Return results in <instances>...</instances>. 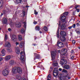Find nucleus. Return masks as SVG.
<instances>
[{
  "instance_id": "f257e3e1",
  "label": "nucleus",
  "mask_w": 80,
  "mask_h": 80,
  "mask_svg": "<svg viewBox=\"0 0 80 80\" xmlns=\"http://www.w3.org/2000/svg\"><path fill=\"white\" fill-rule=\"evenodd\" d=\"M58 69L57 68H54L53 73V75L54 77H56L58 76Z\"/></svg>"
},
{
  "instance_id": "f03ea898",
  "label": "nucleus",
  "mask_w": 80,
  "mask_h": 80,
  "mask_svg": "<svg viewBox=\"0 0 80 80\" xmlns=\"http://www.w3.org/2000/svg\"><path fill=\"white\" fill-rule=\"evenodd\" d=\"M23 55H21L20 56V58L21 62L24 63L25 62V53L24 52H23Z\"/></svg>"
},
{
  "instance_id": "7ed1b4c3",
  "label": "nucleus",
  "mask_w": 80,
  "mask_h": 80,
  "mask_svg": "<svg viewBox=\"0 0 80 80\" xmlns=\"http://www.w3.org/2000/svg\"><path fill=\"white\" fill-rule=\"evenodd\" d=\"M11 41L12 42H15L17 41V36L15 34L12 35L11 36Z\"/></svg>"
},
{
  "instance_id": "20e7f679",
  "label": "nucleus",
  "mask_w": 80,
  "mask_h": 80,
  "mask_svg": "<svg viewBox=\"0 0 80 80\" xmlns=\"http://www.w3.org/2000/svg\"><path fill=\"white\" fill-rule=\"evenodd\" d=\"M51 56L52 57V60H54L55 58V57L57 56V52H54L53 51L52 52H51Z\"/></svg>"
},
{
  "instance_id": "39448f33",
  "label": "nucleus",
  "mask_w": 80,
  "mask_h": 80,
  "mask_svg": "<svg viewBox=\"0 0 80 80\" xmlns=\"http://www.w3.org/2000/svg\"><path fill=\"white\" fill-rule=\"evenodd\" d=\"M8 69L6 68L5 69H4L2 71V74L3 75L6 76L8 75Z\"/></svg>"
},
{
  "instance_id": "423d86ee",
  "label": "nucleus",
  "mask_w": 80,
  "mask_h": 80,
  "mask_svg": "<svg viewBox=\"0 0 80 80\" xmlns=\"http://www.w3.org/2000/svg\"><path fill=\"white\" fill-rule=\"evenodd\" d=\"M61 20L62 22H64V23H66V16L63 15H62L61 17Z\"/></svg>"
},
{
  "instance_id": "0eeeda50",
  "label": "nucleus",
  "mask_w": 80,
  "mask_h": 80,
  "mask_svg": "<svg viewBox=\"0 0 80 80\" xmlns=\"http://www.w3.org/2000/svg\"><path fill=\"white\" fill-rule=\"evenodd\" d=\"M67 61L65 60H64V59H62L60 62V63L62 65H64L67 64Z\"/></svg>"
},
{
  "instance_id": "6e6552de",
  "label": "nucleus",
  "mask_w": 80,
  "mask_h": 80,
  "mask_svg": "<svg viewBox=\"0 0 80 80\" xmlns=\"http://www.w3.org/2000/svg\"><path fill=\"white\" fill-rule=\"evenodd\" d=\"M67 53V50L66 49H62L61 52L62 55H65V53Z\"/></svg>"
},
{
  "instance_id": "1a4fd4ad",
  "label": "nucleus",
  "mask_w": 80,
  "mask_h": 80,
  "mask_svg": "<svg viewBox=\"0 0 80 80\" xmlns=\"http://www.w3.org/2000/svg\"><path fill=\"white\" fill-rule=\"evenodd\" d=\"M5 47H8L10 48L11 47V45H10V43L8 42H6L5 43Z\"/></svg>"
},
{
  "instance_id": "9d476101",
  "label": "nucleus",
  "mask_w": 80,
  "mask_h": 80,
  "mask_svg": "<svg viewBox=\"0 0 80 80\" xmlns=\"http://www.w3.org/2000/svg\"><path fill=\"white\" fill-rule=\"evenodd\" d=\"M61 28L62 29V30H65L66 29V25H65V23H62L61 26Z\"/></svg>"
},
{
  "instance_id": "9b49d317",
  "label": "nucleus",
  "mask_w": 80,
  "mask_h": 80,
  "mask_svg": "<svg viewBox=\"0 0 80 80\" xmlns=\"http://www.w3.org/2000/svg\"><path fill=\"white\" fill-rule=\"evenodd\" d=\"M12 72L13 73H17V67L14 68L12 69Z\"/></svg>"
},
{
  "instance_id": "f8f14e48",
  "label": "nucleus",
  "mask_w": 80,
  "mask_h": 80,
  "mask_svg": "<svg viewBox=\"0 0 80 80\" xmlns=\"http://www.w3.org/2000/svg\"><path fill=\"white\" fill-rule=\"evenodd\" d=\"M58 45L59 48H62L63 47V43L62 42H60L57 43Z\"/></svg>"
},
{
  "instance_id": "ddd939ff",
  "label": "nucleus",
  "mask_w": 80,
  "mask_h": 80,
  "mask_svg": "<svg viewBox=\"0 0 80 80\" xmlns=\"http://www.w3.org/2000/svg\"><path fill=\"white\" fill-rule=\"evenodd\" d=\"M17 73H19V74H21V73H22V68L17 67Z\"/></svg>"
},
{
  "instance_id": "4468645a",
  "label": "nucleus",
  "mask_w": 80,
  "mask_h": 80,
  "mask_svg": "<svg viewBox=\"0 0 80 80\" xmlns=\"http://www.w3.org/2000/svg\"><path fill=\"white\" fill-rule=\"evenodd\" d=\"M10 58H11V56L10 55H8L5 57V60L6 61H8V60H9Z\"/></svg>"
},
{
  "instance_id": "2eb2a0df",
  "label": "nucleus",
  "mask_w": 80,
  "mask_h": 80,
  "mask_svg": "<svg viewBox=\"0 0 80 80\" xmlns=\"http://www.w3.org/2000/svg\"><path fill=\"white\" fill-rule=\"evenodd\" d=\"M15 26L17 28H20L21 27V24L20 22L16 23L15 24Z\"/></svg>"
},
{
  "instance_id": "dca6fc26",
  "label": "nucleus",
  "mask_w": 80,
  "mask_h": 80,
  "mask_svg": "<svg viewBox=\"0 0 80 80\" xmlns=\"http://www.w3.org/2000/svg\"><path fill=\"white\" fill-rule=\"evenodd\" d=\"M60 34L62 37H65L66 35V32L64 31H61Z\"/></svg>"
},
{
  "instance_id": "f3484780",
  "label": "nucleus",
  "mask_w": 80,
  "mask_h": 80,
  "mask_svg": "<svg viewBox=\"0 0 80 80\" xmlns=\"http://www.w3.org/2000/svg\"><path fill=\"white\" fill-rule=\"evenodd\" d=\"M16 52L18 54H19L20 53V50H19V48L18 47H17L15 48Z\"/></svg>"
},
{
  "instance_id": "a211bd4d",
  "label": "nucleus",
  "mask_w": 80,
  "mask_h": 80,
  "mask_svg": "<svg viewBox=\"0 0 80 80\" xmlns=\"http://www.w3.org/2000/svg\"><path fill=\"white\" fill-rule=\"evenodd\" d=\"M64 68L65 69H66V70H68V69H70V66H69L68 65H66L64 66Z\"/></svg>"
},
{
  "instance_id": "6ab92c4d",
  "label": "nucleus",
  "mask_w": 80,
  "mask_h": 80,
  "mask_svg": "<svg viewBox=\"0 0 80 80\" xmlns=\"http://www.w3.org/2000/svg\"><path fill=\"white\" fill-rule=\"evenodd\" d=\"M2 22L3 23H5V24L7 23V19L5 18H3L2 19Z\"/></svg>"
},
{
  "instance_id": "aec40b11",
  "label": "nucleus",
  "mask_w": 80,
  "mask_h": 80,
  "mask_svg": "<svg viewBox=\"0 0 80 80\" xmlns=\"http://www.w3.org/2000/svg\"><path fill=\"white\" fill-rule=\"evenodd\" d=\"M60 39L61 41H62V42H65V41L66 40V39L64 37V36L61 37Z\"/></svg>"
},
{
  "instance_id": "412c9836",
  "label": "nucleus",
  "mask_w": 80,
  "mask_h": 80,
  "mask_svg": "<svg viewBox=\"0 0 80 80\" xmlns=\"http://www.w3.org/2000/svg\"><path fill=\"white\" fill-rule=\"evenodd\" d=\"M59 78L61 80H65L67 79V78H65V76H60L59 77Z\"/></svg>"
},
{
  "instance_id": "4be33fe9",
  "label": "nucleus",
  "mask_w": 80,
  "mask_h": 80,
  "mask_svg": "<svg viewBox=\"0 0 80 80\" xmlns=\"http://www.w3.org/2000/svg\"><path fill=\"white\" fill-rule=\"evenodd\" d=\"M3 1H1L0 2V8L2 9L3 8Z\"/></svg>"
},
{
  "instance_id": "5701e85b",
  "label": "nucleus",
  "mask_w": 80,
  "mask_h": 80,
  "mask_svg": "<svg viewBox=\"0 0 80 80\" xmlns=\"http://www.w3.org/2000/svg\"><path fill=\"white\" fill-rule=\"evenodd\" d=\"M15 63V61L13 60H11L9 62V64L10 65H13V64H14Z\"/></svg>"
},
{
  "instance_id": "b1692460",
  "label": "nucleus",
  "mask_w": 80,
  "mask_h": 80,
  "mask_svg": "<svg viewBox=\"0 0 80 80\" xmlns=\"http://www.w3.org/2000/svg\"><path fill=\"white\" fill-rule=\"evenodd\" d=\"M53 65L54 67H55V66H58V63L56 61H54L53 63Z\"/></svg>"
},
{
  "instance_id": "393cba45",
  "label": "nucleus",
  "mask_w": 80,
  "mask_h": 80,
  "mask_svg": "<svg viewBox=\"0 0 80 80\" xmlns=\"http://www.w3.org/2000/svg\"><path fill=\"white\" fill-rule=\"evenodd\" d=\"M4 14V15H5L6 13H7L9 12V10H3L2 12Z\"/></svg>"
},
{
  "instance_id": "a878e982",
  "label": "nucleus",
  "mask_w": 80,
  "mask_h": 80,
  "mask_svg": "<svg viewBox=\"0 0 80 80\" xmlns=\"http://www.w3.org/2000/svg\"><path fill=\"white\" fill-rule=\"evenodd\" d=\"M23 45H24V42H21L20 43L19 47L20 48H22Z\"/></svg>"
},
{
  "instance_id": "bb28decb",
  "label": "nucleus",
  "mask_w": 80,
  "mask_h": 80,
  "mask_svg": "<svg viewBox=\"0 0 80 80\" xmlns=\"http://www.w3.org/2000/svg\"><path fill=\"white\" fill-rule=\"evenodd\" d=\"M6 52V51H5V49H3L2 50L1 53H2V54H3L2 56H4V55H5V53Z\"/></svg>"
},
{
  "instance_id": "cd10ccee",
  "label": "nucleus",
  "mask_w": 80,
  "mask_h": 80,
  "mask_svg": "<svg viewBox=\"0 0 80 80\" xmlns=\"http://www.w3.org/2000/svg\"><path fill=\"white\" fill-rule=\"evenodd\" d=\"M35 30H38V31H39L40 30V27L36 26L35 27Z\"/></svg>"
},
{
  "instance_id": "c85d7f7f",
  "label": "nucleus",
  "mask_w": 80,
  "mask_h": 80,
  "mask_svg": "<svg viewBox=\"0 0 80 80\" xmlns=\"http://www.w3.org/2000/svg\"><path fill=\"white\" fill-rule=\"evenodd\" d=\"M47 80H51V75L49 74L47 77Z\"/></svg>"
},
{
  "instance_id": "c756f323",
  "label": "nucleus",
  "mask_w": 80,
  "mask_h": 80,
  "mask_svg": "<svg viewBox=\"0 0 80 80\" xmlns=\"http://www.w3.org/2000/svg\"><path fill=\"white\" fill-rule=\"evenodd\" d=\"M68 14V12H64V13L62 14V15H64L66 17V16H67Z\"/></svg>"
},
{
  "instance_id": "7c9ffc66",
  "label": "nucleus",
  "mask_w": 80,
  "mask_h": 80,
  "mask_svg": "<svg viewBox=\"0 0 80 80\" xmlns=\"http://www.w3.org/2000/svg\"><path fill=\"white\" fill-rule=\"evenodd\" d=\"M16 77L17 78H18L19 80H20V79L21 78L20 76L19 75H16Z\"/></svg>"
},
{
  "instance_id": "2f4dec72",
  "label": "nucleus",
  "mask_w": 80,
  "mask_h": 80,
  "mask_svg": "<svg viewBox=\"0 0 80 80\" xmlns=\"http://www.w3.org/2000/svg\"><path fill=\"white\" fill-rule=\"evenodd\" d=\"M22 2V0H16V2L17 3H21V2Z\"/></svg>"
},
{
  "instance_id": "473e14b6",
  "label": "nucleus",
  "mask_w": 80,
  "mask_h": 80,
  "mask_svg": "<svg viewBox=\"0 0 80 80\" xmlns=\"http://www.w3.org/2000/svg\"><path fill=\"white\" fill-rule=\"evenodd\" d=\"M65 78H68V79H70V76L68 75H67L65 76Z\"/></svg>"
},
{
  "instance_id": "72a5a7b5",
  "label": "nucleus",
  "mask_w": 80,
  "mask_h": 80,
  "mask_svg": "<svg viewBox=\"0 0 80 80\" xmlns=\"http://www.w3.org/2000/svg\"><path fill=\"white\" fill-rule=\"evenodd\" d=\"M8 39V36H7V34H5V37L4 38V40L5 41H6V40H7Z\"/></svg>"
},
{
  "instance_id": "f704fd0d",
  "label": "nucleus",
  "mask_w": 80,
  "mask_h": 80,
  "mask_svg": "<svg viewBox=\"0 0 80 80\" xmlns=\"http://www.w3.org/2000/svg\"><path fill=\"white\" fill-rule=\"evenodd\" d=\"M18 39L19 40H22V37L21 35L19 36Z\"/></svg>"
},
{
  "instance_id": "c9c22d12",
  "label": "nucleus",
  "mask_w": 80,
  "mask_h": 80,
  "mask_svg": "<svg viewBox=\"0 0 80 80\" xmlns=\"http://www.w3.org/2000/svg\"><path fill=\"white\" fill-rule=\"evenodd\" d=\"M25 13H26V12H25V11H22V15L23 17H24L25 16Z\"/></svg>"
},
{
  "instance_id": "e433bc0d",
  "label": "nucleus",
  "mask_w": 80,
  "mask_h": 80,
  "mask_svg": "<svg viewBox=\"0 0 80 80\" xmlns=\"http://www.w3.org/2000/svg\"><path fill=\"white\" fill-rule=\"evenodd\" d=\"M44 29L46 32H47L48 31V28H47V27H46V26H45L44 27Z\"/></svg>"
},
{
  "instance_id": "4c0bfd02",
  "label": "nucleus",
  "mask_w": 80,
  "mask_h": 80,
  "mask_svg": "<svg viewBox=\"0 0 80 80\" xmlns=\"http://www.w3.org/2000/svg\"><path fill=\"white\" fill-rule=\"evenodd\" d=\"M36 58L39 59L40 58V55L39 54H37L36 55Z\"/></svg>"
},
{
  "instance_id": "58836bf2",
  "label": "nucleus",
  "mask_w": 80,
  "mask_h": 80,
  "mask_svg": "<svg viewBox=\"0 0 80 80\" xmlns=\"http://www.w3.org/2000/svg\"><path fill=\"white\" fill-rule=\"evenodd\" d=\"M23 24H24V27L25 28H26V26L27 25V24L26 23V22H23Z\"/></svg>"
},
{
  "instance_id": "ea45409f",
  "label": "nucleus",
  "mask_w": 80,
  "mask_h": 80,
  "mask_svg": "<svg viewBox=\"0 0 80 80\" xmlns=\"http://www.w3.org/2000/svg\"><path fill=\"white\" fill-rule=\"evenodd\" d=\"M21 33H23L25 32V31L24 30V29H22L21 30Z\"/></svg>"
},
{
  "instance_id": "a19ab883",
  "label": "nucleus",
  "mask_w": 80,
  "mask_h": 80,
  "mask_svg": "<svg viewBox=\"0 0 80 80\" xmlns=\"http://www.w3.org/2000/svg\"><path fill=\"white\" fill-rule=\"evenodd\" d=\"M62 72H65V73H67V70L64 69H63Z\"/></svg>"
},
{
  "instance_id": "79ce46f5",
  "label": "nucleus",
  "mask_w": 80,
  "mask_h": 80,
  "mask_svg": "<svg viewBox=\"0 0 80 80\" xmlns=\"http://www.w3.org/2000/svg\"><path fill=\"white\" fill-rule=\"evenodd\" d=\"M76 26V24H74L72 25V27L73 28H75Z\"/></svg>"
},
{
  "instance_id": "37998d69",
  "label": "nucleus",
  "mask_w": 80,
  "mask_h": 80,
  "mask_svg": "<svg viewBox=\"0 0 80 80\" xmlns=\"http://www.w3.org/2000/svg\"><path fill=\"white\" fill-rule=\"evenodd\" d=\"M34 14L35 15H37L38 14V12L36 11V10H34Z\"/></svg>"
},
{
  "instance_id": "c03bdc74",
  "label": "nucleus",
  "mask_w": 80,
  "mask_h": 80,
  "mask_svg": "<svg viewBox=\"0 0 80 80\" xmlns=\"http://www.w3.org/2000/svg\"><path fill=\"white\" fill-rule=\"evenodd\" d=\"M7 50L8 52H10L12 51V50L10 49H7Z\"/></svg>"
},
{
  "instance_id": "a18cd8bd",
  "label": "nucleus",
  "mask_w": 80,
  "mask_h": 80,
  "mask_svg": "<svg viewBox=\"0 0 80 80\" xmlns=\"http://www.w3.org/2000/svg\"><path fill=\"white\" fill-rule=\"evenodd\" d=\"M41 70H44V68L43 66H41Z\"/></svg>"
},
{
  "instance_id": "49530a36",
  "label": "nucleus",
  "mask_w": 80,
  "mask_h": 80,
  "mask_svg": "<svg viewBox=\"0 0 80 80\" xmlns=\"http://www.w3.org/2000/svg\"><path fill=\"white\" fill-rule=\"evenodd\" d=\"M77 11H74L73 12V13H72V15H75V12Z\"/></svg>"
},
{
  "instance_id": "de8ad7c7",
  "label": "nucleus",
  "mask_w": 80,
  "mask_h": 80,
  "mask_svg": "<svg viewBox=\"0 0 80 80\" xmlns=\"http://www.w3.org/2000/svg\"><path fill=\"white\" fill-rule=\"evenodd\" d=\"M72 26H69V27H68V28L69 30H70L71 29H72Z\"/></svg>"
},
{
  "instance_id": "09e8293b",
  "label": "nucleus",
  "mask_w": 80,
  "mask_h": 80,
  "mask_svg": "<svg viewBox=\"0 0 80 80\" xmlns=\"http://www.w3.org/2000/svg\"><path fill=\"white\" fill-rule=\"evenodd\" d=\"M76 33H78V34H80V31H78L76 32Z\"/></svg>"
},
{
  "instance_id": "8fccbe9b",
  "label": "nucleus",
  "mask_w": 80,
  "mask_h": 80,
  "mask_svg": "<svg viewBox=\"0 0 80 80\" xmlns=\"http://www.w3.org/2000/svg\"><path fill=\"white\" fill-rule=\"evenodd\" d=\"M79 7V5H77L75 6V8L76 9L77 8H78Z\"/></svg>"
},
{
  "instance_id": "3c124183",
  "label": "nucleus",
  "mask_w": 80,
  "mask_h": 80,
  "mask_svg": "<svg viewBox=\"0 0 80 80\" xmlns=\"http://www.w3.org/2000/svg\"><path fill=\"white\" fill-rule=\"evenodd\" d=\"M34 24H37V22L35 21H34V22H33Z\"/></svg>"
},
{
  "instance_id": "603ef678",
  "label": "nucleus",
  "mask_w": 80,
  "mask_h": 80,
  "mask_svg": "<svg viewBox=\"0 0 80 80\" xmlns=\"http://www.w3.org/2000/svg\"><path fill=\"white\" fill-rule=\"evenodd\" d=\"M76 10H77V12H80V9H77V8H76Z\"/></svg>"
},
{
  "instance_id": "864d4df0",
  "label": "nucleus",
  "mask_w": 80,
  "mask_h": 80,
  "mask_svg": "<svg viewBox=\"0 0 80 80\" xmlns=\"http://www.w3.org/2000/svg\"><path fill=\"white\" fill-rule=\"evenodd\" d=\"M72 43L75 44V41L74 40H73L72 41Z\"/></svg>"
},
{
  "instance_id": "5fc2aeb1",
  "label": "nucleus",
  "mask_w": 80,
  "mask_h": 80,
  "mask_svg": "<svg viewBox=\"0 0 80 80\" xmlns=\"http://www.w3.org/2000/svg\"><path fill=\"white\" fill-rule=\"evenodd\" d=\"M76 25L78 27V26H80V24L79 23H77L76 24Z\"/></svg>"
},
{
  "instance_id": "6e6d98bb",
  "label": "nucleus",
  "mask_w": 80,
  "mask_h": 80,
  "mask_svg": "<svg viewBox=\"0 0 80 80\" xmlns=\"http://www.w3.org/2000/svg\"><path fill=\"white\" fill-rule=\"evenodd\" d=\"M8 30L9 32H11V31H12V29H11V28H9L8 29Z\"/></svg>"
},
{
  "instance_id": "4d7b16f0",
  "label": "nucleus",
  "mask_w": 80,
  "mask_h": 80,
  "mask_svg": "<svg viewBox=\"0 0 80 80\" xmlns=\"http://www.w3.org/2000/svg\"><path fill=\"white\" fill-rule=\"evenodd\" d=\"M71 58L72 60H73V58H74V56H72Z\"/></svg>"
},
{
  "instance_id": "13d9d810",
  "label": "nucleus",
  "mask_w": 80,
  "mask_h": 80,
  "mask_svg": "<svg viewBox=\"0 0 80 80\" xmlns=\"http://www.w3.org/2000/svg\"><path fill=\"white\" fill-rule=\"evenodd\" d=\"M59 71H62V69L61 68H59Z\"/></svg>"
},
{
  "instance_id": "bf43d9fd",
  "label": "nucleus",
  "mask_w": 80,
  "mask_h": 80,
  "mask_svg": "<svg viewBox=\"0 0 80 80\" xmlns=\"http://www.w3.org/2000/svg\"><path fill=\"white\" fill-rule=\"evenodd\" d=\"M16 45H18L19 44V43L16 42Z\"/></svg>"
},
{
  "instance_id": "052dcab7",
  "label": "nucleus",
  "mask_w": 80,
  "mask_h": 80,
  "mask_svg": "<svg viewBox=\"0 0 80 80\" xmlns=\"http://www.w3.org/2000/svg\"><path fill=\"white\" fill-rule=\"evenodd\" d=\"M22 80H26V79L24 78H22Z\"/></svg>"
},
{
  "instance_id": "680f3d73",
  "label": "nucleus",
  "mask_w": 80,
  "mask_h": 80,
  "mask_svg": "<svg viewBox=\"0 0 80 80\" xmlns=\"http://www.w3.org/2000/svg\"><path fill=\"white\" fill-rule=\"evenodd\" d=\"M3 60V58H0V61H1V60Z\"/></svg>"
},
{
  "instance_id": "e2e57ef3",
  "label": "nucleus",
  "mask_w": 80,
  "mask_h": 80,
  "mask_svg": "<svg viewBox=\"0 0 80 80\" xmlns=\"http://www.w3.org/2000/svg\"><path fill=\"white\" fill-rule=\"evenodd\" d=\"M38 67H40V62H39L38 63Z\"/></svg>"
},
{
  "instance_id": "0e129e2a",
  "label": "nucleus",
  "mask_w": 80,
  "mask_h": 80,
  "mask_svg": "<svg viewBox=\"0 0 80 80\" xmlns=\"http://www.w3.org/2000/svg\"><path fill=\"white\" fill-rule=\"evenodd\" d=\"M59 25H61V22H60V21L59 22Z\"/></svg>"
},
{
  "instance_id": "69168bd1",
  "label": "nucleus",
  "mask_w": 80,
  "mask_h": 80,
  "mask_svg": "<svg viewBox=\"0 0 80 80\" xmlns=\"http://www.w3.org/2000/svg\"><path fill=\"white\" fill-rule=\"evenodd\" d=\"M22 53H23V52H20V54L21 55H22Z\"/></svg>"
},
{
  "instance_id": "338daca9",
  "label": "nucleus",
  "mask_w": 80,
  "mask_h": 80,
  "mask_svg": "<svg viewBox=\"0 0 80 80\" xmlns=\"http://www.w3.org/2000/svg\"><path fill=\"white\" fill-rule=\"evenodd\" d=\"M71 53H73V50H72L71 51Z\"/></svg>"
},
{
  "instance_id": "774afa93",
  "label": "nucleus",
  "mask_w": 80,
  "mask_h": 80,
  "mask_svg": "<svg viewBox=\"0 0 80 80\" xmlns=\"http://www.w3.org/2000/svg\"><path fill=\"white\" fill-rule=\"evenodd\" d=\"M3 14L2 13L1 16H2V15H3Z\"/></svg>"
}]
</instances>
